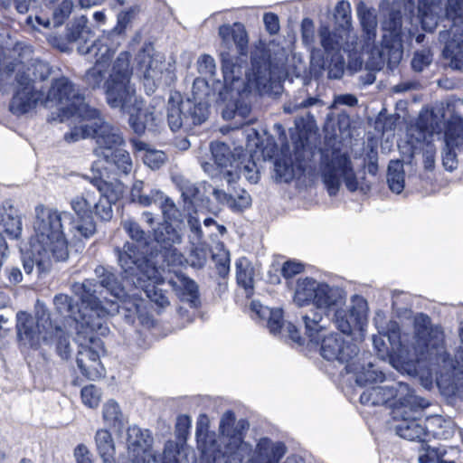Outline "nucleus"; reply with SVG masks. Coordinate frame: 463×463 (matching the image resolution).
Returning <instances> with one entry per match:
<instances>
[{
  "label": "nucleus",
  "mask_w": 463,
  "mask_h": 463,
  "mask_svg": "<svg viewBox=\"0 0 463 463\" xmlns=\"http://www.w3.org/2000/svg\"><path fill=\"white\" fill-rule=\"evenodd\" d=\"M131 74L129 54L122 52L115 61L109 79L104 82L106 100L110 108L126 112L135 104L136 90L130 83Z\"/></svg>",
  "instance_id": "9"
},
{
  "label": "nucleus",
  "mask_w": 463,
  "mask_h": 463,
  "mask_svg": "<svg viewBox=\"0 0 463 463\" xmlns=\"http://www.w3.org/2000/svg\"><path fill=\"white\" fill-rule=\"evenodd\" d=\"M345 301L344 291L312 278L299 279L294 295V302L298 307L313 304L316 308L302 316L305 334L311 342H318L319 333L326 328L320 310L338 307Z\"/></svg>",
  "instance_id": "5"
},
{
  "label": "nucleus",
  "mask_w": 463,
  "mask_h": 463,
  "mask_svg": "<svg viewBox=\"0 0 463 463\" xmlns=\"http://www.w3.org/2000/svg\"><path fill=\"white\" fill-rule=\"evenodd\" d=\"M209 419L205 414H201L196 422V440L198 449L201 450L203 456L207 458L209 463H215L214 458L217 454L223 452V434L220 443L215 439L214 433H209ZM220 432H222L220 430Z\"/></svg>",
  "instance_id": "20"
},
{
  "label": "nucleus",
  "mask_w": 463,
  "mask_h": 463,
  "mask_svg": "<svg viewBox=\"0 0 463 463\" xmlns=\"http://www.w3.org/2000/svg\"><path fill=\"white\" fill-rule=\"evenodd\" d=\"M17 88L11 99L10 111L16 116L33 111L38 105L45 106L44 93L34 85V80L24 72L18 71L15 76Z\"/></svg>",
  "instance_id": "16"
},
{
  "label": "nucleus",
  "mask_w": 463,
  "mask_h": 463,
  "mask_svg": "<svg viewBox=\"0 0 463 463\" xmlns=\"http://www.w3.org/2000/svg\"><path fill=\"white\" fill-rule=\"evenodd\" d=\"M320 43L326 52H337L343 44V36L336 31H331L328 26L321 25L318 30Z\"/></svg>",
  "instance_id": "46"
},
{
  "label": "nucleus",
  "mask_w": 463,
  "mask_h": 463,
  "mask_svg": "<svg viewBox=\"0 0 463 463\" xmlns=\"http://www.w3.org/2000/svg\"><path fill=\"white\" fill-rule=\"evenodd\" d=\"M320 174L330 196L337 194L342 183L352 193L355 192L359 187L358 179L350 156L339 149H335L330 156H324L322 157Z\"/></svg>",
  "instance_id": "11"
},
{
  "label": "nucleus",
  "mask_w": 463,
  "mask_h": 463,
  "mask_svg": "<svg viewBox=\"0 0 463 463\" xmlns=\"http://www.w3.org/2000/svg\"><path fill=\"white\" fill-rule=\"evenodd\" d=\"M164 250L161 252V255L163 257L164 262L166 264V266L170 267H175V266H182L184 261L185 258L184 256L178 251L175 248H173V246L163 248Z\"/></svg>",
  "instance_id": "61"
},
{
  "label": "nucleus",
  "mask_w": 463,
  "mask_h": 463,
  "mask_svg": "<svg viewBox=\"0 0 463 463\" xmlns=\"http://www.w3.org/2000/svg\"><path fill=\"white\" fill-rule=\"evenodd\" d=\"M155 240L162 248L180 244L182 235L169 222L165 221L155 230Z\"/></svg>",
  "instance_id": "43"
},
{
  "label": "nucleus",
  "mask_w": 463,
  "mask_h": 463,
  "mask_svg": "<svg viewBox=\"0 0 463 463\" xmlns=\"http://www.w3.org/2000/svg\"><path fill=\"white\" fill-rule=\"evenodd\" d=\"M80 396L86 406L96 408L100 402L101 392L95 385L90 384L81 389Z\"/></svg>",
  "instance_id": "56"
},
{
  "label": "nucleus",
  "mask_w": 463,
  "mask_h": 463,
  "mask_svg": "<svg viewBox=\"0 0 463 463\" xmlns=\"http://www.w3.org/2000/svg\"><path fill=\"white\" fill-rule=\"evenodd\" d=\"M103 420L105 423L115 429H121L124 424V417L118 402L113 400L107 402L103 406Z\"/></svg>",
  "instance_id": "48"
},
{
  "label": "nucleus",
  "mask_w": 463,
  "mask_h": 463,
  "mask_svg": "<svg viewBox=\"0 0 463 463\" xmlns=\"http://www.w3.org/2000/svg\"><path fill=\"white\" fill-rule=\"evenodd\" d=\"M50 324L48 319L43 320V317L34 322V319L25 314H17V334L20 339L25 340L31 346H36L40 344L41 340L47 342L52 335L50 333Z\"/></svg>",
  "instance_id": "19"
},
{
  "label": "nucleus",
  "mask_w": 463,
  "mask_h": 463,
  "mask_svg": "<svg viewBox=\"0 0 463 463\" xmlns=\"http://www.w3.org/2000/svg\"><path fill=\"white\" fill-rule=\"evenodd\" d=\"M236 279L247 295H251L254 288V268L246 258L239 259L236 263Z\"/></svg>",
  "instance_id": "40"
},
{
  "label": "nucleus",
  "mask_w": 463,
  "mask_h": 463,
  "mask_svg": "<svg viewBox=\"0 0 463 463\" xmlns=\"http://www.w3.org/2000/svg\"><path fill=\"white\" fill-rule=\"evenodd\" d=\"M248 428L246 420L236 421L232 411L224 412L219 426L224 437V450L217 454L215 463H279L287 450L284 443L261 438L252 450L251 446L243 440V432Z\"/></svg>",
  "instance_id": "2"
},
{
  "label": "nucleus",
  "mask_w": 463,
  "mask_h": 463,
  "mask_svg": "<svg viewBox=\"0 0 463 463\" xmlns=\"http://www.w3.org/2000/svg\"><path fill=\"white\" fill-rule=\"evenodd\" d=\"M236 171L233 173L232 169H226L223 173L224 179L229 183L234 182L239 175H242L250 184H257L260 179V172L257 165L253 160H248L246 163H237Z\"/></svg>",
  "instance_id": "38"
},
{
  "label": "nucleus",
  "mask_w": 463,
  "mask_h": 463,
  "mask_svg": "<svg viewBox=\"0 0 463 463\" xmlns=\"http://www.w3.org/2000/svg\"><path fill=\"white\" fill-rule=\"evenodd\" d=\"M358 17L367 42L373 41L376 36L377 17L373 10L359 8Z\"/></svg>",
  "instance_id": "49"
},
{
  "label": "nucleus",
  "mask_w": 463,
  "mask_h": 463,
  "mask_svg": "<svg viewBox=\"0 0 463 463\" xmlns=\"http://www.w3.org/2000/svg\"><path fill=\"white\" fill-rule=\"evenodd\" d=\"M445 147L442 152V164L449 171L458 166L457 151L463 150V124L449 122L445 131Z\"/></svg>",
  "instance_id": "21"
},
{
  "label": "nucleus",
  "mask_w": 463,
  "mask_h": 463,
  "mask_svg": "<svg viewBox=\"0 0 463 463\" xmlns=\"http://www.w3.org/2000/svg\"><path fill=\"white\" fill-rule=\"evenodd\" d=\"M461 345L455 360L450 358L444 346V335L438 326H432L430 318L420 314L414 320L413 349L417 361H428L430 370H435L441 377L457 378L463 374V328L459 334Z\"/></svg>",
  "instance_id": "4"
},
{
  "label": "nucleus",
  "mask_w": 463,
  "mask_h": 463,
  "mask_svg": "<svg viewBox=\"0 0 463 463\" xmlns=\"http://www.w3.org/2000/svg\"><path fill=\"white\" fill-rule=\"evenodd\" d=\"M45 107L50 103L61 106L60 119L64 121L70 118L89 117L97 115V109L85 102V97L75 88V85L66 77H60L52 81L47 94H44Z\"/></svg>",
  "instance_id": "8"
},
{
  "label": "nucleus",
  "mask_w": 463,
  "mask_h": 463,
  "mask_svg": "<svg viewBox=\"0 0 463 463\" xmlns=\"http://www.w3.org/2000/svg\"><path fill=\"white\" fill-rule=\"evenodd\" d=\"M96 199L97 195L94 191L85 190L82 194L73 197L70 204L77 217H92Z\"/></svg>",
  "instance_id": "36"
},
{
  "label": "nucleus",
  "mask_w": 463,
  "mask_h": 463,
  "mask_svg": "<svg viewBox=\"0 0 463 463\" xmlns=\"http://www.w3.org/2000/svg\"><path fill=\"white\" fill-rule=\"evenodd\" d=\"M428 442L431 439H449L454 435V425L450 420L440 416L427 419Z\"/></svg>",
  "instance_id": "35"
},
{
  "label": "nucleus",
  "mask_w": 463,
  "mask_h": 463,
  "mask_svg": "<svg viewBox=\"0 0 463 463\" xmlns=\"http://www.w3.org/2000/svg\"><path fill=\"white\" fill-rule=\"evenodd\" d=\"M169 284L182 298L195 307L198 302V286L193 279L184 274H175V279L169 280Z\"/></svg>",
  "instance_id": "31"
},
{
  "label": "nucleus",
  "mask_w": 463,
  "mask_h": 463,
  "mask_svg": "<svg viewBox=\"0 0 463 463\" xmlns=\"http://www.w3.org/2000/svg\"><path fill=\"white\" fill-rule=\"evenodd\" d=\"M0 225L13 238H18L22 232L21 217L10 202H4L0 205Z\"/></svg>",
  "instance_id": "30"
},
{
  "label": "nucleus",
  "mask_w": 463,
  "mask_h": 463,
  "mask_svg": "<svg viewBox=\"0 0 463 463\" xmlns=\"http://www.w3.org/2000/svg\"><path fill=\"white\" fill-rule=\"evenodd\" d=\"M166 155L160 150H146L143 156L144 164L153 170L159 169L166 161Z\"/></svg>",
  "instance_id": "59"
},
{
  "label": "nucleus",
  "mask_w": 463,
  "mask_h": 463,
  "mask_svg": "<svg viewBox=\"0 0 463 463\" xmlns=\"http://www.w3.org/2000/svg\"><path fill=\"white\" fill-rule=\"evenodd\" d=\"M109 41L108 36H103L92 42L90 45H79L78 52L85 55L88 61L109 67L116 51V47L111 46Z\"/></svg>",
  "instance_id": "24"
},
{
  "label": "nucleus",
  "mask_w": 463,
  "mask_h": 463,
  "mask_svg": "<svg viewBox=\"0 0 463 463\" xmlns=\"http://www.w3.org/2000/svg\"><path fill=\"white\" fill-rule=\"evenodd\" d=\"M97 284L88 279L81 283H74L72 290L79 295L83 309H80L73 299L68 295L59 294L54 297L53 304L57 312L74 320L82 329L106 335L109 329L107 326V317L118 312L117 300H100L95 295Z\"/></svg>",
  "instance_id": "3"
},
{
  "label": "nucleus",
  "mask_w": 463,
  "mask_h": 463,
  "mask_svg": "<svg viewBox=\"0 0 463 463\" xmlns=\"http://www.w3.org/2000/svg\"><path fill=\"white\" fill-rule=\"evenodd\" d=\"M445 17L449 30L440 32L439 38L445 42L444 55L452 60H463V0H448Z\"/></svg>",
  "instance_id": "13"
},
{
  "label": "nucleus",
  "mask_w": 463,
  "mask_h": 463,
  "mask_svg": "<svg viewBox=\"0 0 463 463\" xmlns=\"http://www.w3.org/2000/svg\"><path fill=\"white\" fill-rule=\"evenodd\" d=\"M127 446L129 463H179L178 444L168 440L165 444L162 455L152 452L153 437L148 430H142L137 426L128 429Z\"/></svg>",
  "instance_id": "10"
},
{
  "label": "nucleus",
  "mask_w": 463,
  "mask_h": 463,
  "mask_svg": "<svg viewBox=\"0 0 463 463\" xmlns=\"http://www.w3.org/2000/svg\"><path fill=\"white\" fill-rule=\"evenodd\" d=\"M441 7L439 4L429 0H419L418 13L421 27L426 32H432L438 25Z\"/></svg>",
  "instance_id": "32"
},
{
  "label": "nucleus",
  "mask_w": 463,
  "mask_h": 463,
  "mask_svg": "<svg viewBox=\"0 0 463 463\" xmlns=\"http://www.w3.org/2000/svg\"><path fill=\"white\" fill-rule=\"evenodd\" d=\"M251 205V197L249 193L241 189L240 193L232 194L230 208L234 212H241Z\"/></svg>",
  "instance_id": "63"
},
{
  "label": "nucleus",
  "mask_w": 463,
  "mask_h": 463,
  "mask_svg": "<svg viewBox=\"0 0 463 463\" xmlns=\"http://www.w3.org/2000/svg\"><path fill=\"white\" fill-rule=\"evenodd\" d=\"M67 223L71 225L69 234L71 235V240L75 241L88 240L96 232V224L92 217H77V219H74L72 216L71 221H67Z\"/></svg>",
  "instance_id": "34"
},
{
  "label": "nucleus",
  "mask_w": 463,
  "mask_h": 463,
  "mask_svg": "<svg viewBox=\"0 0 463 463\" xmlns=\"http://www.w3.org/2000/svg\"><path fill=\"white\" fill-rule=\"evenodd\" d=\"M92 121L83 124L80 127L73 128L70 132L64 135V139L67 142H77L83 138L91 137Z\"/></svg>",
  "instance_id": "58"
},
{
  "label": "nucleus",
  "mask_w": 463,
  "mask_h": 463,
  "mask_svg": "<svg viewBox=\"0 0 463 463\" xmlns=\"http://www.w3.org/2000/svg\"><path fill=\"white\" fill-rule=\"evenodd\" d=\"M358 301L359 308L361 309L359 311L354 307L349 311L337 307L335 309L334 321L336 328L343 334L350 335L352 333L353 324L358 321L361 313L366 307V302L363 298H358Z\"/></svg>",
  "instance_id": "33"
},
{
  "label": "nucleus",
  "mask_w": 463,
  "mask_h": 463,
  "mask_svg": "<svg viewBox=\"0 0 463 463\" xmlns=\"http://www.w3.org/2000/svg\"><path fill=\"white\" fill-rule=\"evenodd\" d=\"M108 71V66L101 63H94V66L86 71L84 80L91 89H97L104 81Z\"/></svg>",
  "instance_id": "53"
},
{
  "label": "nucleus",
  "mask_w": 463,
  "mask_h": 463,
  "mask_svg": "<svg viewBox=\"0 0 463 463\" xmlns=\"http://www.w3.org/2000/svg\"><path fill=\"white\" fill-rule=\"evenodd\" d=\"M345 60L341 55H333L327 67L329 79L339 80L344 75Z\"/></svg>",
  "instance_id": "64"
},
{
  "label": "nucleus",
  "mask_w": 463,
  "mask_h": 463,
  "mask_svg": "<svg viewBox=\"0 0 463 463\" xmlns=\"http://www.w3.org/2000/svg\"><path fill=\"white\" fill-rule=\"evenodd\" d=\"M152 46H146V48H143L142 51H140L137 54V58L141 69L144 70V77L146 80L153 79L157 74L156 71L157 61L152 58L150 54Z\"/></svg>",
  "instance_id": "51"
},
{
  "label": "nucleus",
  "mask_w": 463,
  "mask_h": 463,
  "mask_svg": "<svg viewBox=\"0 0 463 463\" xmlns=\"http://www.w3.org/2000/svg\"><path fill=\"white\" fill-rule=\"evenodd\" d=\"M80 118L92 121L91 138L95 140L96 144L93 152L98 157H109L115 149L125 145L120 128L101 118L98 109L95 117H80Z\"/></svg>",
  "instance_id": "14"
},
{
  "label": "nucleus",
  "mask_w": 463,
  "mask_h": 463,
  "mask_svg": "<svg viewBox=\"0 0 463 463\" xmlns=\"http://www.w3.org/2000/svg\"><path fill=\"white\" fill-rule=\"evenodd\" d=\"M387 183L390 189L396 194L404 188V170L400 161H391L388 165Z\"/></svg>",
  "instance_id": "47"
},
{
  "label": "nucleus",
  "mask_w": 463,
  "mask_h": 463,
  "mask_svg": "<svg viewBox=\"0 0 463 463\" xmlns=\"http://www.w3.org/2000/svg\"><path fill=\"white\" fill-rule=\"evenodd\" d=\"M90 344H80L79 346L76 363L82 375L90 380L100 378L105 373V369L99 361V352L102 350V343L93 336L89 338Z\"/></svg>",
  "instance_id": "18"
},
{
  "label": "nucleus",
  "mask_w": 463,
  "mask_h": 463,
  "mask_svg": "<svg viewBox=\"0 0 463 463\" xmlns=\"http://www.w3.org/2000/svg\"><path fill=\"white\" fill-rule=\"evenodd\" d=\"M252 309L256 311L261 318H267V326L273 335L280 332L283 325V311L280 308H269L261 305L252 304Z\"/></svg>",
  "instance_id": "42"
},
{
  "label": "nucleus",
  "mask_w": 463,
  "mask_h": 463,
  "mask_svg": "<svg viewBox=\"0 0 463 463\" xmlns=\"http://www.w3.org/2000/svg\"><path fill=\"white\" fill-rule=\"evenodd\" d=\"M184 100L179 94L171 95L167 102L166 117L170 129L174 132L184 129L190 131V123L185 110L183 109Z\"/></svg>",
  "instance_id": "27"
},
{
  "label": "nucleus",
  "mask_w": 463,
  "mask_h": 463,
  "mask_svg": "<svg viewBox=\"0 0 463 463\" xmlns=\"http://www.w3.org/2000/svg\"><path fill=\"white\" fill-rule=\"evenodd\" d=\"M402 14L400 12H391L388 17L383 23V30L389 33L393 43L399 41L402 29Z\"/></svg>",
  "instance_id": "52"
},
{
  "label": "nucleus",
  "mask_w": 463,
  "mask_h": 463,
  "mask_svg": "<svg viewBox=\"0 0 463 463\" xmlns=\"http://www.w3.org/2000/svg\"><path fill=\"white\" fill-rule=\"evenodd\" d=\"M335 18L342 27H349L351 24V5L348 1L337 3L335 9Z\"/></svg>",
  "instance_id": "60"
},
{
  "label": "nucleus",
  "mask_w": 463,
  "mask_h": 463,
  "mask_svg": "<svg viewBox=\"0 0 463 463\" xmlns=\"http://www.w3.org/2000/svg\"><path fill=\"white\" fill-rule=\"evenodd\" d=\"M418 401L420 405L412 408L402 405L401 408H395L392 415L397 421L394 426L397 435L402 439L424 444L428 443V425L427 420L418 419L414 415L420 408L424 406L422 399L418 397Z\"/></svg>",
  "instance_id": "15"
},
{
  "label": "nucleus",
  "mask_w": 463,
  "mask_h": 463,
  "mask_svg": "<svg viewBox=\"0 0 463 463\" xmlns=\"http://www.w3.org/2000/svg\"><path fill=\"white\" fill-rule=\"evenodd\" d=\"M33 258L24 259V269L27 274H30L33 269L34 264L41 269L44 266L47 260H50L52 258V254H46L38 245H33L32 250Z\"/></svg>",
  "instance_id": "54"
},
{
  "label": "nucleus",
  "mask_w": 463,
  "mask_h": 463,
  "mask_svg": "<svg viewBox=\"0 0 463 463\" xmlns=\"http://www.w3.org/2000/svg\"><path fill=\"white\" fill-rule=\"evenodd\" d=\"M106 162L113 164L119 172L128 175L132 171L133 163L129 153L122 146L115 149L109 157H102Z\"/></svg>",
  "instance_id": "50"
},
{
  "label": "nucleus",
  "mask_w": 463,
  "mask_h": 463,
  "mask_svg": "<svg viewBox=\"0 0 463 463\" xmlns=\"http://www.w3.org/2000/svg\"><path fill=\"white\" fill-rule=\"evenodd\" d=\"M90 34V31L88 27L85 25V23L82 21H79L71 24V27L68 28L67 32V39L70 42H80L83 41L84 43L82 45H87L88 37Z\"/></svg>",
  "instance_id": "55"
},
{
  "label": "nucleus",
  "mask_w": 463,
  "mask_h": 463,
  "mask_svg": "<svg viewBox=\"0 0 463 463\" xmlns=\"http://www.w3.org/2000/svg\"><path fill=\"white\" fill-rule=\"evenodd\" d=\"M92 184L99 193V199L116 203L123 195L124 185L121 182L109 183L99 177L91 180Z\"/></svg>",
  "instance_id": "37"
},
{
  "label": "nucleus",
  "mask_w": 463,
  "mask_h": 463,
  "mask_svg": "<svg viewBox=\"0 0 463 463\" xmlns=\"http://www.w3.org/2000/svg\"><path fill=\"white\" fill-rule=\"evenodd\" d=\"M321 356L330 362L348 365L358 354L355 344L347 341L338 333H331L323 337L320 345Z\"/></svg>",
  "instance_id": "17"
},
{
  "label": "nucleus",
  "mask_w": 463,
  "mask_h": 463,
  "mask_svg": "<svg viewBox=\"0 0 463 463\" xmlns=\"http://www.w3.org/2000/svg\"><path fill=\"white\" fill-rule=\"evenodd\" d=\"M250 106L243 100H237L234 104L233 109H226L222 112V117L225 119L241 118V119H247L250 114Z\"/></svg>",
  "instance_id": "57"
},
{
  "label": "nucleus",
  "mask_w": 463,
  "mask_h": 463,
  "mask_svg": "<svg viewBox=\"0 0 463 463\" xmlns=\"http://www.w3.org/2000/svg\"><path fill=\"white\" fill-rule=\"evenodd\" d=\"M34 214L33 227L38 247L46 254H52L56 261L66 260L69 250L64 225L67 221H71L72 214L43 204L35 207Z\"/></svg>",
  "instance_id": "7"
},
{
  "label": "nucleus",
  "mask_w": 463,
  "mask_h": 463,
  "mask_svg": "<svg viewBox=\"0 0 463 463\" xmlns=\"http://www.w3.org/2000/svg\"><path fill=\"white\" fill-rule=\"evenodd\" d=\"M183 109L185 110L190 123V131L194 126L201 125L208 118L207 101H194L191 99L184 100Z\"/></svg>",
  "instance_id": "39"
},
{
  "label": "nucleus",
  "mask_w": 463,
  "mask_h": 463,
  "mask_svg": "<svg viewBox=\"0 0 463 463\" xmlns=\"http://www.w3.org/2000/svg\"><path fill=\"white\" fill-rule=\"evenodd\" d=\"M94 273L99 279L98 282L92 279L93 282L98 285L95 295L99 297L100 300H109L106 297L101 296L102 291L99 290L100 288H103L108 293L117 299H121L126 297L127 294L124 287L118 280L117 275L110 269L104 266H98L94 269Z\"/></svg>",
  "instance_id": "23"
},
{
  "label": "nucleus",
  "mask_w": 463,
  "mask_h": 463,
  "mask_svg": "<svg viewBox=\"0 0 463 463\" xmlns=\"http://www.w3.org/2000/svg\"><path fill=\"white\" fill-rule=\"evenodd\" d=\"M219 35L228 48L233 43L239 53L236 57L230 53H222V70L225 83L224 90H219L221 99H227L228 89L239 93L265 91L271 80L269 52L265 48H255L250 54V67L246 69L244 64L248 35L244 25L241 23L223 24L219 27Z\"/></svg>",
  "instance_id": "1"
},
{
  "label": "nucleus",
  "mask_w": 463,
  "mask_h": 463,
  "mask_svg": "<svg viewBox=\"0 0 463 463\" xmlns=\"http://www.w3.org/2000/svg\"><path fill=\"white\" fill-rule=\"evenodd\" d=\"M460 450L457 447H431L422 444L419 451V463H461L458 462Z\"/></svg>",
  "instance_id": "25"
},
{
  "label": "nucleus",
  "mask_w": 463,
  "mask_h": 463,
  "mask_svg": "<svg viewBox=\"0 0 463 463\" xmlns=\"http://www.w3.org/2000/svg\"><path fill=\"white\" fill-rule=\"evenodd\" d=\"M324 101L318 96L309 94L306 85L299 89L294 96L284 105L286 113H295L302 109H308L313 107L322 108Z\"/></svg>",
  "instance_id": "29"
},
{
  "label": "nucleus",
  "mask_w": 463,
  "mask_h": 463,
  "mask_svg": "<svg viewBox=\"0 0 463 463\" xmlns=\"http://www.w3.org/2000/svg\"><path fill=\"white\" fill-rule=\"evenodd\" d=\"M49 335H52V338H49L46 343H53L58 355L63 360L69 359L71 354V347L69 336L65 331L59 326L53 327L52 325L50 324Z\"/></svg>",
  "instance_id": "44"
},
{
  "label": "nucleus",
  "mask_w": 463,
  "mask_h": 463,
  "mask_svg": "<svg viewBox=\"0 0 463 463\" xmlns=\"http://www.w3.org/2000/svg\"><path fill=\"white\" fill-rule=\"evenodd\" d=\"M118 261L123 273L137 288H141L146 296L161 307L169 305L165 292L158 288L163 282L159 269L139 250L133 242H126L123 249H115Z\"/></svg>",
  "instance_id": "6"
},
{
  "label": "nucleus",
  "mask_w": 463,
  "mask_h": 463,
  "mask_svg": "<svg viewBox=\"0 0 463 463\" xmlns=\"http://www.w3.org/2000/svg\"><path fill=\"white\" fill-rule=\"evenodd\" d=\"M73 4L71 0H63L53 12L52 24L59 26L71 13Z\"/></svg>",
  "instance_id": "62"
},
{
  "label": "nucleus",
  "mask_w": 463,
  "mask_h": 463,
  "mask_svg": "<svg viewBox=\"0 0 463 463\" xmlns=\"http://www.w3.org/2000/svg\"><path fill=\"white\" fill-rule=\"evenodd\" d=\"M174 182L185 203L193 206H206L212 184L207 182L193 183L182 175L174 177Z\"/></svg>",
  "instance_id": "22"
},
{
  "label": "nucleus",
  "mask_w": 463,
  "mask_h": 463,
  "mask_svg": "<svg viewBox=\"0 0 463 463\" xmlns=\"http://www.w3.org/2000/svg\"><path fill=\"white\" fill-rule=\"evenodd\" d=\"M360 402L367 406L386 405L392 408L403 406L417 407L420 405L418 396L407 383L392 382L384 385L368 388L360 395Z\"/></svg>",
  "instance_id": "12"
},
{
  "label": "nucleus",
  "mask_w": 463,
  "mask_h": 463,
  "mask_svg": "<svg viewBox=\"0 0 463 463\" xmlns=\"http://www.w3.org/2000/svg\"><path fill=\"white\" fill-rule=\"evenodd\" d=\"M211 151L215 165L220 168L233 167V165L238 163L230 147L224 143H212Z\"/></svg>",
  "instance_id": "45"
},
{
  "label": "nucleus",
  "mask_w": 463,
  "mask_h": 463,
  "mask_svg": "<svg viewBox=\"0 0 463 463\" xmlns=\"http://www.w3.org/2000/svg\"><path fill=\"white\" fill-rule=\"evenodd\" d=\"M224 81L222 83L221 81H216L213 83V93L212 95L214 97L213 100L215 101H226L229 99H232L233 93H236V95L241 96L242 94H246L247 92H237V90H232L231 89L227 90V99H222L219 96V90H224ZM192 94H193V99L194 101H209L211 100V92L209 89V82L203 78H196L194 80L193 87H192Z\"/></svg>",
  "instance_id": "26"
},
{
  "label": "nucleus",
  "mask_w": 463,
  "mask_h": 463,
  "mask_svg": "<svg viewBox=\"0 0 463 463\" xmlns=\"http://www.w3.org/2000/svg\"><path fill=\"white\" fill-rule=\"evenodd\" d=\"M363 364L356 363L354 359L345 366L348 373H354L355 374L356 383L364 386L368 383L383 382L384 379L383 372L378 370L371 361L365 362L364 357H363Z\"/></svg>",
  "instance_id": "28"
},
{
  "label": "nucleus",
  "mask_w": 463,
  "mask_h": 463,
  "mask_svg": "<svg viewBox=\"0 0 463 463\" xmlns=\"http://www.w3.org/2000/svg\"><path fill=\"white\" fill-rule=\"evenodd\" d=\"M95 441L103 463H116L115 445L110 432L107 430H99L95 435Z\"/></svg>",
  "instance_id": "41"
}]
</instances>
